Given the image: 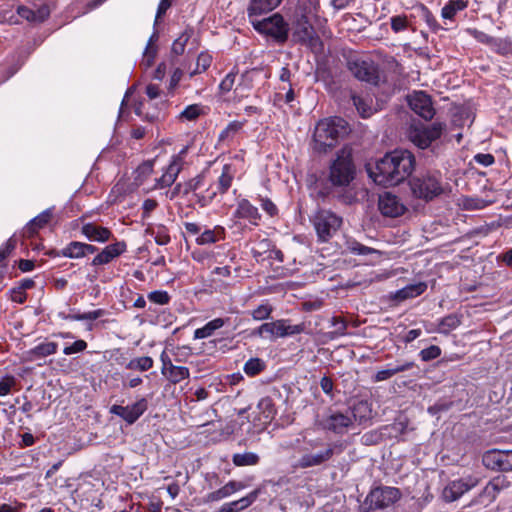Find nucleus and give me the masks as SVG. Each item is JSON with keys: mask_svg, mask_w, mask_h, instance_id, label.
Returning <instances> with one entry per match:
<instances>
[{"mask_svg": "<svg viewBox=\"0 0 512 512\" xmlns=\"http://www.w3.org/2000/svg\"><path fill=\"white\" fill-rule=\"evenodd\" d=\"M211 62V55L208 53H200L197 58L196 69L191 73V76L206 71L210 67Z\"/></svg>", "mask_w": 512, "mask_h": 512, "instance_id": "obj_53", "label": "nucleus"}, {"mask_svg": "<svg viewBox=\"0 0 512 512\" xmlns=\"http://www.w3.org/2000/svg\"><path fill=\"white\" fill-rule=\"evenodd\" d=\"M204 176L199 174L189 181L183 183V195H187L190 192L196 191L203 185Z\"/></svg>", "mask_w": 512, "mask_h": 512, "instance_id": "obj_54", "label": "nucleus"}, {"mask_svg": "<svg viewBox=\"0 0 512 512\" xmlns=\"http://www.w3.org/2000/svg\"><path fill=\"white\" fill-rule=\"evenodd\" d=\"M347 249L356 255H369L373 253H377L378 251L374 248L367 247L356 240H348L347 241Z\"/></svg>", "mask_w": 512, "mask_h": 512, "instance_id": "obj_48", "label": "nucleus"}, {"mask_svg": "<svg viewBox=\"0 0 512 512\" xmlns=\"http://www.w3.org/2000/svg\"><path fill=\"white\" fill-rule=\"evenodd\" d=\"M401 493L395 487H378L373 489L365 499L369 510L384 509L398 501Z\"/></svg>", "mask_w": 512, "mask_h": 512, "instance_id": "obj_11", "label": "nucleus"}, {"mask_svg": "<svg viewBox=\"0 0 512 512\" xmlns=\"http://www.w3.org/2000/svg\"><path fill=\"white\" fill-rule=\"evenodd\" d=\"M427 284L425 282H418L415 284H409L402 289L397 290L392 298L398 302L406 299L414 298L425 292Z\"/></svg>", "mask_w": 512, "mask_h": 512, "instance_id": "obj_24", "label": "nucleus"}, {"mask_svg": "<svg viewBox=\"0 0 512 512\" xmlns=\"http://www.w3.org/2000/svg\"><path fill=\"white\" fill-rule=\"evenodd\" d=\"M126 250V244L124 242H117L106 246L100 253H98L93 261L92 265H104L112 261L114 258L121 255Z\"/></svg>", "mask_w": 512, "mask_h": 512, "instance_id": "obj_21", "label": "nucleus"}, {"mask_svg": "<svg viewBox=\"0 0 512 512\" xmlns=\"http://www.w3.org/2000/svg\"><path fill=\"white\" fill-rule=\"evenodd\" d=\"M234 217L246 219L251 224L257 225L261 215L257 207L252 205L247 199H241L237 204Z\"/></svg>", "mask_w": 512, "mask_h": 512, "instance_id": "obj_22", "label": "nucleus"}, {"mask_svg": "<svg viewBox=\"0 0 512 512\" xmlns=\"http://www.w3.org/2000/svg\"><path fill=\"white\" fill-rule=\"evenodd\" d=\"M186 153L187 148H183L178 154L172 157L170 164L166 168V171L176 178L183 168Z\"/></svg>", "mask_w": 512, "mask_h": 512, "instance_id": "obj_40", "label": "nucleus"}, {"mask_svg": "<svg viewBox=\"0 0 512 512\" xmlns=\"http://www.w3.org/2000/svg\"><path fill=\"white\" fill-rule=\"evenodd\" d=\"M87 348V342L84 340H76L74 343H72L69 346H66L63 349V353L65 355H72L75 353L83 352Z\"/></svg>", "mask_w": 512, "mask_h": 512, "instance_id": "obj_63", "label": "nucleus"}, {"mask_svg": "<svg viewBox=\"0 0 512 512\" xmlns=\"http://www.w3.org/2000/svg\"><path fill=\"white\" fill-rule=\"evenodd\" d=\"M311 19H302L294 17L293 21V39L294 41L304 44L312 49L321 46L320 38L317 36L312 24Z\"/></svg>", "mask_w": 512, "mask_h": 512, "instance_id": "obj_13", "label": "nucleus"}, {"mask_svg": "<svg viewBox=\"0 0 512 512\" xmlns=\"http://www.w3.org/2000/svg\"><path fill=\"white\" fill-rule=\"evenodd\" d=\"M16 385V378L12 375H6L0 380V396H6Z\"/></svg>", "mask_w": 512, "mask_h": 512, "instance_id": "obj_59", "label": "nucleus"}, {"mask_svg": "<svg viewBox=\"0 0 512 512\" xmlns=\"http://www.w3.org/2000/svg\"><path fill=\"white\" fill-rule=\"evenodd\" d=\"M415 167V157L408 150H394L376 163L371 177L378 185L394 186L406 180Z\"/></svg>", "mask_w": 512, "mask_h": 512, "instance_id": "obj_1", "label": "nucleus"}, {"mask_svg": "<svg viewBox=\"0 0 512 512\" xmlns=\"http://www.w3.org/2000/svg\"><path fill=\"white\" fill-rule=\"evenodd\" d=\"M463 208L467 210H479L488 205V202L480 198L467 197L463 199Z\"/></svg>", "mask_w": 512, "mask_h": 512, "instance_id": "obj_55", "label": "nucleus"}, {"mask_svg": "<svg viewBox=\"0 0 512 512\" xmlns=\"http://www.w3.org/2000/svg\"><path fill=\"white\" fill-rule=\"evenodd\" d=\"M229 318H215L208 323H206L203 327L198 328L194 331V339H204L212 336L216 330L222 328L227 322Z\"/></svg>", "mask_w": 512, "mask_h": 512, "instance_id": "obj_27", "label": "nucleus"}, {"mask_svg": "<svg viewBox=\"0 0 512 512\" xmlns=\"http://www.w3.org/2000/svg\"><path fill=\"white\" fill-rule=\"evenodd\" d=\"M242 127L243 123L240 121L230 122L219 134L218 142L229 144L234 139L235 135L242 129Z\"/></svg>", "mask_w": 512, "mask_h": 512, "instance_id": "obj_34", "label": "nucleus"}, {"mask_svg": "<svg viewBox=\"0 0 512 512\" xmlns=\"http://www.w3.org/2000/svg\"><path fill=\"white\" fill-rule=\"evenodd\" d=\"M311 222L319 242L325 243L333 238L342 225V218L330 210L320 209L312 217Z\"/></svg>", "mask_w": 512, "mask_h": 512, "instance_id": "obj_6", "label": "nucleus"}, {"mask_svg": "<svg viewBox=\"0 0 512 512\" xmlns=\"http://www.w3.org/2000/svg\"><path fill=\"white\" fill-rule=\"evenodd\" d=\"M305 325L303 323L291 325L287 319H279L273 322H265L258 328L253 330L252 335L258 337L269 336L272 339L284 338L300 334L304 331Z\"/></svg>", "mask_w": 512, "mask_h": 512, "instance_id": "obj_8", "label": "nucleus"}, {"mask_svg": "<svg viewBox=\"0 0 512 512\" xmlns=\"http://www.w3.org/2000/svg\"><path fill=\"white\" fill-rule=\"evenodd\" d=\"M190 371L185 366H176L174 365L170 371L165 375V377L173 384H177L182 380L189 378Z\"/></svg>", "mask_w": 512, "mask_h": 512, "instance_id": "obj_41", "label": "nucleus"}, {"mask_svg": "<svg viewBox=\"0 0 512 512\" xmlns=\"http://www.w3.org/2000/svg\"><path fill=\"white\" fill-rule=\"evenodd\" d=\"M412 193L415 197L431 201L444 192L440 173H422L410 181Z\"/></svg>", "mask_w": 512, "mask_h": 512, "instance_id": "obj_4", "label": "nucleus"}, {"mask_svg": "<svg viewBox=\"0 0 512 512\" xmlns=\"http://www.w3.org/2000/svg\"><path fill=\"white\" fill-rule=\"evenodd\" d=\"M201 114V106L198 104H192L187 106L179 115L180 119L183 120H196Z\"/></svg>", "mask_w": 512, "mask_h": 512, "instance_id": "obj_52", "label": "nucleus"}, {"mask_svg": "<svg viewBox=\"0 0 512 512\" xmlns=\"http://www.w3.org/2000/svg\"><path fill=\"white\" fill-rule=\"evenodd\" d=\"M378 208L383 216L391 218L399 217L406 211L401 199L390 192H385L379 196Z\"/></svg>", "mask_w": 512, "mask_h": 512, "instance_id": "obj_15", "label": "nucleus"}, {"mask_svg": "<svg viewBox=\"0 0 512 512\" xmlns=\"http://www.w3.org/2000/svg\"><path fill=\"white\" fill-rule=\"evenodd\" d=\"M484 466L492 470L502 471L503 450H490L487 451L482 458Z\"/></svg>", "mask_w": 512, "mask_h": 512, "instance_id": "obj_32", "label": "nucleus"}, {"mask_svg": "<svg viewBox=\"0 0 512 512\" xmlns=\"http://www.w3.org/2000/svg\"><path fill=\"white\" fill-rule=\"evenodd\" d=\"M62 255L68 258H81L84 257V243L71 242L62 250Z\"/></svg>", "mask_w": 512, "mask_h": 512, "instance_id": "obj_47", "label": "nucleus"}, {"mask_svg": "<svg viewBox=\"0 0 512 512\" xmlns=\"http://www.w3.org/2000/svg\"><path fill=\"white\" fill-rule=\"evenodd\" d=\"M444 130L445 124L441 122H434L429 126L412 124L407 131V137L418 148L426 149L441 137Z\"/></svg>", "mask_w": 512, "mask_h": 512, "instance_id": "obj_7", "label": "nucleus"}, {"mask_svg": "<svg viewBox=\"0 0 512 512\" xmlns=\"http://www.w3.org/2000/svg\"><path fill=\"white\" fill-rule=\"evenodd\" d=\"M355 172L352 149L345 146L337 152L336 158L329 167V181L333 186H348L354 179Z\"/></svg>", "mask_w": 512, "mask_h": 512, "instance_id": "obj_3", "label": "nucleus"}, {"mask_svg": "<svg viewBox=\"0 0 512 512\" xmlns=\"http://www.w3.org/2000/svg\"><path fill=\"white\" fill-rule=\"evenodd\" d=\"M157 39L158 35L156 32H154L147 43L141 63L145 68H149L154 62L157 53V48L156 46H154L153 42Z\"/></svg>", "mask_w": 512, "mask_h": 512, "instance_id": "obj_37", "label": "nucleus"}, {"mask_svg": "<svg viewBox=\"0 0 512 512\" xmlns=\"http://www.w3.org/2000/svg\"><path fill=\"white\" fill-rule=\"evenodd\" d=\"M251 25L257 32L271 37L279 44L285 43L288 39L289 24L280 13L255 20Z\"/></svg>", "mask_w": 512, "mask_h": 512, "instance_id": "obj_5", "label": "nucleus"}, {"mask_svg": "<svg viewBox=\"0 0 512 512\" xmlns=\"http://www.w3.org/2000/svg\"><path fill=\"white\" fill-rule=\"evenodd\" d=\"M507 481L504 477L498 476L493 478L487 483L483 489V496L489 498V501L495 500L498 492L507 486Z\"/></svg>", "mask_w": 512, "mask_h": 512, "instance_id": "obj_31", "label": "nucleus"}, {"mask_svg": "<svg viewBox=\"0 0 512 512\" xmlns=\"http://www.w3.org/2000/svg\"><path fill=\"white\" fill-rule=\"evenodd\" d=\"M260 493H261V489L257 488L255 490H253L252 492H250L245 497H242L241 499L230 502V503H231L232 507L235 509V512H239V511H242V510L248 508L250 505H252L256 501V499L258 498Z\"/></svg>", "mask_w": 512, "mask_h": 512, "instance_id": "obj_38", "label": "nucleus"}, {"mask_svg": "<svg viewBox=\"0 0 512 512\" xmlns=\"http://www.w3.org/2000/svg\"><path fill=\"white\" fill-rule=\"evenodd\" d=\"M260 461L258 454L254 452L236 453L232 457V462L235 466H254Z\"/></svg>", "mask_w": 512, "mask_h": 512, "instance_id": "obj_35", "label": "nucleus"}, {"mask_svg": "<svg viewBox=\"0 0 512 512\" xmlns=\"http://www.w3.org/2000/svg\"><path fill=\"white\" fill-rule=\"evenodd\" d=\"M82 233L90 240L96 242H106L110 239L111 231L94 223H86L81 228Z\"/></svg>", "mask_w": 512, "mask_h": 512, "instance_id": "obj_23", "label": "nucleus"}, {"mask_svg": "<svg viewBox=\"0 0 512 512\" xmlns=\"http://www.w3.org/2000/svg\"><path fill=\"white\" fill-rule=\"evenodd\" d=\"M331 325L334 327V330L327 334L330 340H334L346 334L347 322L343 318L333 317L331 319Z\"/></svg>", "mask_w": 512, "mask_h": 512, "instance_id": "obj_44", "label": "nucleus"}, {"mask_svg": "<svg viewBox=\"0 0 512 512\" xmlns=\"http://www.w3.org/2000/svg\"><path fill=\"white\" fill-rule=\"evenodd\" d=\"M53 209L48 208L34 217L26 226V234L29 237L35 235L39 229L43 228L51 220Z\"/></svg>", "mask_w": 512, "mask_h": 512, "instance_id": "obj_26", "label": "nucleus"}, {"mask_svg": "<svg viewBox=\"0 0 512 512\" xmlns=\"http://www.w3.org/2000/svg\"><path fill=\"white\" fill-rule=\"evenodd\" d=\"M58 344L56 342H43L29 351V354L36 358H43L56 353Z\"/></svg>", "mask_w": 512, "mask_h": 512, "instance_id": "obj_36", "label": "nucleus"}, {"mask_svg": "<svg viewBox=\"0 0 512 512\" xmlns=\"http://www.w3.org/2000/svg\"><path fill=\"white\" fill-rule=\"evenodd\" d=\"M460 325V319L457 315L450 314L441 319L439 323V332L448 334Z\"/></svg>", "mask_w": 512, "mask_h": 512, "instance_id": "obj_45", "label": "nucleus"}, {"mask_svg": "<svg viewBox=\"0 0 512 512\" xmlns=\"http://www.w3.org/2000/svg\"><path fill=\"white\" fill-rule=\"evenodd\" d=\"M411 109L425 120H430L435 114L432 100L423 91L414 92L408 99Z\"/></svg>", "mask_w": 512, "mask_h": 512, "instance_id": "obj_16", "label": "nucleus"}, {"mask_svg": "<svg viewBox=\"0 0 512 512\" xmlns=\"http://www.w3.org/2000/svg\"><path fill=\"white\" fill-rule=\"evenodd\" d=\"M467 33L469 35H471L473 38H475L477 41L487 45L490 47L491 44H495L493 42V38L492 36H489L488 34L482 32V31H479L475 28H468L467 29Z\"/></svg>", "mask_w": 512, "mask_h": 512, "instance_id": "obj_60", "label": "nucleus"}, {"mask_svg": "<svg viewBox=\"0 0 512 512\" xmlns=\"http://www.w3.org/2000/svg\"><path fill=\"white\" fill-rule=\"evenodd\" d=\"M281 2L282 0H249L246 8L249 22L259 20L262 15L277 8Z\"/></svg>", "mask_w": 512, "mask_h": 512, "instance_id": "obj_18", "label": "nucleus"}, {"mask_svg": "<svg viewBox=\"0 0 512 512\" xmlns=\"http://www.w3.org/2000/svg\"><path fill=\"white\" fill-rule=\"evenodd\" d=\"M154 361L149 356H142L138 358L131 359L126 368L129 370H137V371H147L153 367Z\"/></svg>", "mask_w": 512, "mask_h": 512, "instance_id": "obj_39", "label": "nucleus"}, {"mask_svg": "<svg viewBox=\"0 0 512 512\" xmlns=\"http://www.w3.org/2000/svg\"><path fill=\"white\" fill-rule=\"evenodd\" d=\"M319 0H299L294 17L312 19L319 11Z\"/></svg>", "mask_w": 512, "mask_h": 512, "instance_id": "obj_25", "label": "nucleus"}, {"mask_svg": "<svg viewBox=\"0 0 512 512\" xmlns=\"http://www.w3.org/2000/svg\"><path fill=\"white\" fill-rule=\"evenodd\" d=\"M348 133L349 126L343 118L331 117L320 120L313 134V149L319 153H325Z\"/></svg>", "mask_w": 512, "mask_h": 512, "instance_id": "obj_2", "label": "nucleus"}, {"mask_svg": "<svg viewBox=\"0 0 512 512\" xmlns=\"http://www.w3.org/2000/svg\"><path fill=\"white\" fill-rule=\"evenodd\" d=\"M495 44H491L490 48L500 54H505L510 50V44L507 40L501 38H493Z\"/></svg>", "mask_w": 512, "mask_h": 512, "instance_id": "obj_64", "label": "nucleus"}, {"mask_svg": "<svg viewBox=\"0 0 512 512\" xmlns=\"http://www.w3.org/2000/svg\"><path fill=\"white\" fill-rule=\"evenodd\" d=\"M420 9H421V16L425 20L427 25L433 31L439 30L441 27L438 24V22H437L436 18L434 17V15L431 13V11L425 5H421Z\"/></svg>", "mask_w": 512, "mask_h": 512, "instance_id": "obj_57", "label": "nucleus"}, {"mask_svg": "<svg viewBox=\"0 0 512 512\" xmlns=\"http://www.w3.org/2000/svg\"><path fill=\"white\" fill-rule=\"evenodd\" d=\"M352 100L357 111L363 118H367L372 115V108L365 99L357 95H352Z\"/></svg>", "mask_w": 512, "mask_h": 512, "instance_id": "obj_50", "label": "nucleus"}, {"mask_svg": "<svg viewBox=\"0 0 512 512\" xmlns=\"http://www.w3.org/2000/svg\"><path fill=\"white\" fill-rule=\"evenodd\" d=\"M319 426L326 431L343 435L353 427V419L349 411L343 413L338 410L329 409L328 412L319 420Z\"/></svg>", "mask_w": 512, "mask_h": 512, "instance_id": "obj_10", "label": "nucleus"}, {"mask_svg": "<svg viewBox=\"0 0 512 512\" xmlns=\"http://www.w3.org/2000/svg\"><path fill=\"white\" fill-rule=\"evenodd\" d=\"M415 367V363L413 361H407L401 365H397L392 368H387L383 370H379L373 377L374 382H381L390 379L394 375L412 369Z\"/></svg>", "mask_w": 512, "mask_h": 512, "instance_id": "obj_28", "label": "nucleus"}, {"mask_svg": "<svg viewBox=\"0 0 512 512\" xmlns=\"http://www.w3.org/2000/svg\"><path fill=\"white\" fill-rule=\"evenodd\" d=\"M236 76L237 73L233 71L225 76V78L221 81L219 85V89L221 90L222 93H228L233 89L236 81Z\"/></svg>", "mask_w": 512, "mask_h": 512, "instance_id": "obj_62", "label": "nucleus"}, {"mask_svg": "<svg viewBox=\"0 0 512 512\" xmlns=\"http://www.w3.org/2000/svg\"><path fill=\"white\" fill-rule=\"evenodd\" d=\"M475 478L468 477L450 482L442 492V497L446 502H453L459 499L464 493L477 485Z\"/></svg>", "mask_w": 512, "mask_h": 512, "instance_id": "obj_17", "label": "nucleus"}, {"mask_svg": "<svg viewBox=\"0 0 512 512\" xmlns=\"http://www.w3.org/2000/svg\"><path fill=\"white\" fill-rule=\"evenodd\" d=\"M52 9L44 0H32L28 5L19 6L17 14L30 23L40 24L49 18Z\"/></svg>", "mask_w": 512, "mask_h": 512, "instance_id": "obj_12", "label": "nucleus"}, {"mask_svg": "<svg viewBox=\"0 0 512 512\" xmlns=\"http://www.w3.org/2000/svg\"><path fill=\"white\" fill-rule=\"evenodd\" d=\"M349 413L353 419V423L358 422L359 424H362L371 418V408L365 401H359L356 403Z\"/></svg>", "mask_w": 512, "mask_h": 512, "instance_id": "obj_30", "label": "nucleus"}, {"mask_svg": "<svg viewBox=\"0 0 512 512\" xmlns=\"http://www.w3.org/2000/svg\"><path fill=\"white\" fill-rule=\"evenodd\" d=\"M245 487L246 486L243 482L231 480L228 483H226L223 487L219 488L218 490L208 493L203 498V503L209 504V503L220 501L226 497H229L231 494L235 493L236 491L244 489Z\"/></svg>", "mask_w": 512, "mask_h": 512, "instance_id": "obj_20", "label": "nucleus"}, {"mask_svg": "<svg viewBox=\"0 0 512 512\" xmlns=\"http://www.w3.org/2000/svg\"><path fill=\"white\" fill-rule=\"evenodd\" d=\"M468 7L467 0H449L441 10V16L445 20H453L456 14Z\"/></svg>", "mask_w": 512, "mask_h": 512, "instance_id": "obj_29", "label": "nucleus"}, {"mask_svg": "<svg viewBox=\"0 0 512 512\" xmlns=\"http://www.w3.org/2000/svg\"><path fill=\"white\" fill-rule=\"evenodd\" d=\"M147 408V400L145 398H141L132 405H113L110 408V413L121 417L126 423L131 425L144 414Z\"/></svg>", "mask_w": 512, "mask_h": 512, "instance_id": "obj_14", "label": "nucleus"}, {"mask_svg": "<svg viewBox=\"0 0 512 512\" xmlns=\"http://www.w3.org/2000/svg\"><path fill=\"white\" fill-rule=\"evenodd\" d=\"M233 178L234 172L232 171L231 166L228 164L224 165L222 168V173L218 179L216 192H219L221 194L226 193L228 189L231 187Z\"/></svg>", "mask_w": 512, "mask_h": 512, "instance_id": "obj_33", "label": "nucleus"}, {"mask_svg": "<svg viewBox=\"0 0 512 512\" xmlns=\"http://www.w3.org/2000/svg\"><path fill=\"white\" fill-rule=\"evenodd\" d=\"M258 409L261 411L264 419L271 421L275 415L274 403L270 397H264L258 402Z\"/></svg>", "mask_w": 512, "mask_h": 512, "instance_id": "obj_46", "label": "nucleus"}, {"mask_svg": "<svg viewBox=\"0 0 512 512\" xmlns=\"http://www.w3.org/2000/svg\"><path fill=\"white\" fill-rule=\"evenodd\" d=\"M265 368V363L259 358H251L244 365V372L249 376L259 374Z\"/></svg>", "mask_w": 512, "mask_h": 512, "instance_id": "obj_49", "label": "nucleus"}, {"mask_svg": "<svg viewBox=\"0 0 512 512\" xmlns=\"http://www.w3.org/2000/svg\"><path fill=\"white\" fill-rule=\"evenodd\" d=\"M391 28L395 33L402 32L408 27V19L405 15L393 16L391 19Z\"/></svg>", "mask_w": 512, "mask_h": 512, "instance_id": "obj_58", "label": "nucleus"}, {"mask_svg": "<svg viewBox=\"0 0 512 512\" xmlns=\"http://www.w3.org/2000/svg\"><path fill=\"white\" fill-rule=\"evenodd\" d=\"M272 312L273 306L268 301H265L251 310L250 315L256 321H263L269 319Z\"/></svg>", "mask_w": 512, "mask_h": 512, "instance_id": "obj_42", "label": "nucleus"}, {"mask_svg": "<svg viewBox=\"0 0 512 512\" xmlns=\"http://www.w3.org/2000/svg\"><path fill=\"white\" fill-rule=\"evenodd\" d=\"M193 31L186 29L172 44V53L179 56L185 51V47L191 38Z\"/></svg>", "mask_w": 512, "mask_h": 512, "instance_id": "obj_43", "label": "nucleus"}, {"mask_svg": "<svg viewBox=\"0 0 512 512\" xmlns=\"http://www.w3.org/2000/svg\"><path fill=\"white\" fill-rule=\"evenodd\" d=\"M419 355L423 361H430L441 355V349L439 346L431 345L430 347L421 350Z\"/></svg>", "mask_w": 512, "mask_h": 512, "instance_id": "obj_61", "label": "nucleus"}, {"mask_svg": "<svg viewBox=\"0 0 512 512\" xmlns=\"http://www.w3.org/2000/svg\"><path fill=\"white\" fill-rule=\"evenodd\" d=\"M149 301L158 304L166 305L170 301V296L166 291H152L147 295Z\"/></svg>", "mask_w": 512, "mask_h": 512, "instance_id": "obj_56", "label": "nucleus"}, {"mask_svg": "<svg viewBox=\"0 0 512 512\" xmlns=\"http://www.w3.org/2000/svg\"><path fill=\"white\" fill-rule=\"evenodd\" d=\"M334 455V447L328 445V447L315 454H304L298 460L296 467L306 469L314 466L322 465L328 462Z\"/></svg>", "mask_w": 512, "mask_h": 512, "instance_id": "obj_19", "label": "nucleus"}, {"mask_svg": "<svg viewBox=\"0 0 512 512\" xmlns=\"http://www.w3.org/2000/svg\"><path fill=\"white\" fill-rule=\"evenodd\" d=\"M348 69L355 78L369 84L377 85L379 82L378 66L374 61L363 57H352L348 60Z\"/></svg>", "mask_w": 512, "mask_h": 512, "instance_id": "obj_9", "label": "nucleus"}, {"mask_svg": "<svg viewBox=\"0 0 512 512\" xmlns=\"http://www.w3.org/2000/svg\"><path fill=\"white\" fill-rule=\"evenodd\" d=\"M153 172V162L152 161H146L138 166L136 169V177L135 181L137 184H142L143 181L152 174Z\"/></svg>", "mask_w": 512, "mask_h": 512, "instance_id": "obj_51", "label": "nucleus"}]
</instances>
